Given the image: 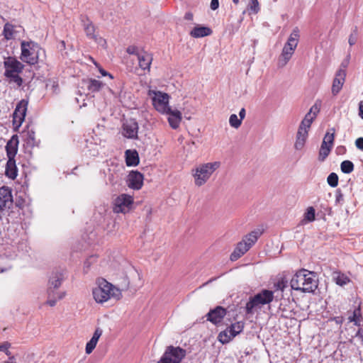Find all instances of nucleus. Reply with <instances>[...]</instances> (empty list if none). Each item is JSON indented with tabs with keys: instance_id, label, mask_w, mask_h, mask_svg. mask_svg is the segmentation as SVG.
I'll return each instance as SVG.
<instances>
[{
	"instance_id": "f257e3e1",
	"label": "nucleus",
	"mask_w": 363,
	"mask_h": 363,
	"mask_svg": "<svg viewBox=\"0 0 363 363\" xmlns=\"http://www.w3.org/2000/svg\"><path fill=\"white\" fill-rule=\"evenodd\" d=\"M290 284L294 290L311 293L318 288V279L315 272L301 269L293 276Z\"/></svg>"
},
{
	"instance_id": "f03ea898",
	"label": "nucleus",
	"mask_w": 363,
	"mask_h": 363,
	"mask_svg": "<svg viewBox=\"0 0 363 363\" xmlns=\"http://www.w3.org/2000/svg\"><path fill=\"white\" fill-rule=\"evenodd\" d=\"M284 296L281 294L274 295L273 291L262 289L260 292L255 294L254 296L250 297L248 302L245 306V311L247 314H252L254 309L259 306L268 304L274 299L276 301L281 300Z\"/></svg>"
},
{
	"instance_id": "7ed1b4c3",
	"label": "nucleus",
	"mask_w": 363,
	"mask_h": 363,
	"mask_svg": "<svg viewBox=\"0 0 363 363\" xmlns=\"http://www.w3.org/2000/svg\"><path fill=\"white\" fill-rule=\"evenodd\" d=\"M220 166V162L206 163L197 167L194 174L196 185L200 186L204 184L213 172Z\"/></svg>"
},
{
	"instance_id": "20e7f679",
	"label": "nucleus",
	"mask_w": 363,
	"mask_h": 363,
	"mask_svg": "<svg viewBox=\"0 0 363 363\" xmlns=\"http://www.w3.org/2000/svg\"><path fill=\"white\" fill-rule=\"evenodd\" d=\"M21 59L31 65H35L38 61V55L36 49L38 45L33 41H22L21 43Z\"/></svg>"
},
{
	"instance_id": "39448f33",
	"label": "nucleus",
	"mask_w": 363,
	"mask_h": 363,
	"mask_svg": "<svg viewBox=\"0 0 363 363\" xmlns=\"http://www.w3.org/2000/svg\"><path fill=\"white\" fill-rule=\"evenodd\" d=\"M186 352L180 347L168 346L157 363H181Z\"/></svg>"
},
{
	"instance_id": "423d86ee",
	"label": "nucleus",
	"mask_w": 363,
	"mask_h": 363,
	"mask_svg": "<svg viewBox=\"0 0 363 363\" xmlns=\"http://www.w3.org/2000/svg\"><path fill=\"white\" fill-rule=\"evenodd\" d=\"M111 284L105 279H101L99 282V286L92 291L94 300L97 303H104L110 298V290Z\"/></svg>"
},
{
	"instance_id": "0eeeda50",
	"label": "nucleus",
	"mask_w": 363,
	"mask_h": 363,
	"mask_svg": "<svg viewBox=\"0 0 363 363\" xmlns=\"http://www.w3.org/2000/svg\"><path fill=\"white\" fill-rule=\"evenodd\" d=\"M244 328V323L238 321L227 328L218 335V340L223 344L228 343L233 337L240 334Z\"/></svg>"
},
{
	"instance_id": "6e6552de",
	"label": "nucleus",
	"mask_w": 363,
	"mask_h": 363,
	"mask_svg": "<svg viewBox=\"0 0 363 363\" xmlns=\"http://www.w3.org/2000/svg\"><path fill=\"white\" fill-rule=\"evenodd\" d=\"M133 201V198L130 196L121 194L115 199L113 211L117 213H126L130 208Z\"/></svg>"
},
{
	"instance_id": "1a4fd4ad",
	"label": "nucleus",
	"mask_w": 363,
	"mask_h": 363,
	"mask_svg": "<svg viewBox=\"0 0 363 363\" xmlns=\"http://www.w3.org/2000/svg\"><path fill=\"white\" fill-rule=\"evenodd\" d=\"M169 95L166 93L157 91L155 93V96L152 98V105L157 111L164 113L165 111H169L170 107L169 106Z\"/></svg>"
},
{
	"instance_id": "9d476101",
	"label": "nucleus",
	"mask_w": 363,
	"mask_h": 363,
	"mask_svg": "<svg viewBox=\"0 0 363 363\" xmlns=\"http://www.w3.org/2000/svg\"><path fill=\"white\" fill-rule=\"evenodd\" d=\"M13 205L11 191L9 187L0 188V220L2 219L6 208H10Z\"/></svg>"
},
{
	"instance_id": "9b49d317",
	"label": "nucleus",
	"mask_w": 363,
	"mask_h": 363,
	"mask_svg": "<svg viewBox=\"0 0 363 363\" xmlns=\"http://www.w3.org/2000/svg\"><path fill=\"white\" fill-rule=\"evenodd\" d=\"M28 101L25 100L20 101L13 113V125L16 128H18L23 123L26 111H27Z\"/></svg>"
},
{
	"instance_id": "f8f14e48",
	"label": "nucleus",
	"mask_w": 363,
	"mask_h": 363,
	"mask_svg": "<svg viewBox=\"0 0 363 363\" xmlns=\"http://www.w3.org/2000/svg\"><path fill=\"white\" fill-rule=\"evenodd\" d=\"M4 76L8 77L23 72L24 65L14 57H9L4 62Z\"/></svg>"
},
{
	"instance_id": "ddd939ff",
	"label": "nucleus",
	"mask_w": 363,
	"mask_h": 363,
	"mask_svg": "<svg viewBox=\"0 0 363 363\" xmlns=\"http://www.w3.org/2000/svg\"><path fill=\"white\" fill-rule=\"evenodd\" d=\"M138 128V124L135 119L126 120L123 125V135L130 139H137Z\"/></svg>"
},
{
	"instance_id": "4468645a",
	"label": "nucleus",
	"mask_w": 363,
	"mask_h": 363,
	"mask_svg": "<svg viewBox=\"0 0 363 363\" xmlns=\"http://www.w3.org/2000/svg\"><path fill=\"white\" fill-rule=\"evenodd\" d=\"M226 309L222 306H218L216 308L211 309L206 314V318L208 321L217 325L223 320V318L226 315Z\"/></svg>"
},
{
	"instance_id": "2eb2a0df",
	"label": "nucleus",
	"mask_w": 363,
	"mask_h": 363,
	"mask_svg": "<svg viewBox=\"0 0 363 363\" xmlns=\"http://www.w3.org/2000/svg\"><path fill=\"white\" fill-rule=\"evenodd\" d=\"M143 175L138 171H131L128 176V186L129 188L139 190L143 184Z\"/></svg>"
},
{
	"instance_id": "dca6fc26",
	"label": "nucleus",
	"mask_w": 363,
	"mask_h": 363,
	"mask_svg": "<svg viewBox=\"0 0 363 363\" xmlns=\"http://www.w3.org/2000/svg\"><path fill=\"white\" fill-rule=\"evenodd\" d=\"M345 77L346 70H345L344 69H339L337 71L332 86V93L333 95H337L341 90L345 80Z\"/></svg>"
},
{
	"instance_id": "f3484780",
	"label": "nucleus",
	"mask_w": 363,
	"mask_h": 363,
	"mask_svg": "<svg viewBox=\"0 0 363 363\" xmlns=\"http://www.w3.org/2000/svg\"><path fill=\"white\" fill-rule=\"evenodd\" d=\"M18 137L17 135H13L6 145V151L7 157L15 158L18 147Z\"/></svg>"
},
{
	"instance_id": "a211bd4d",
	"label": "nucleus",
	"mask_w": 363,
	"mask_h": 363,
	"mask_svg": "<svg viewBox=\"0 0 363 363\" xmlns=\"http://www.w3.org/2000/svg\"><path fill=\"white\" fill-rule=\"evenodd\" d=\"M250 246L247 245L245 240L238 243L234 251L230 255V260L236 261L240 257H242L245 252L250 250Z\"/></svg>"
},
{
	"instance_id": "6ab92c4d",
	"label": "nucleus",
	"mask_w": 363,
	"mask_h": 363,
	"mask_svg": "<svg viewBox=\"0 0 363 363\" xmlns=\"http://www.w3.org/2000/svg\"><path fill=\"white\" fill-rule=\"evenodd\" d=\"M164 113L169 115L168 122L173 129H177L182 121V113L178 110H172L170 108L169 111H165Z\"/></svg>"
},
{
	"instance_id": "aec40b11",
	"label": "nucleus",
	"mask_w": 363,
	"mask_h": 363,
	"mask_svg": "<svg viewBox=\"0 0 363 363\" xmlns=\"http://www.w3.org/2000/svg\"><path fill=\"white\" fill-rule=\"evenodd\" d=\"M295 49L296 48L292 46H287V45L286 44L284 45L281 56L279 57V67H284L287 64V62L293 55Z\"/></svg>"
},
{
	"instance_id": "412c9836",
	"label": "nucleus",
	"mask_w": 363,
	"mask_h": 363,
	"mask_svg": "<svg viewBox=\"0 0 363 363\" xmlns=\"http://www.w3.org/2000/svg\"><path fill=\"white\" fill-rule=\"evenodd\" d=\"M308 129L299 125L296 135V140L294 145L296 150H301L304 146L305 142L308 138Z\"/></svg>"
},
{
	"instance_id": "4be33fe9",
	"label": "nucleus",
	"mask_w": 363,
	"mask_h": 363,
	"mask_svg": "<svg viewBox=\"0 0 363 363\" xmlns=\"http://www.w3.org/2000/svg\"><path fill=\"white\" fill-rule=\"evenodd\" d=\"M212 33V30L210 28L197 25L190 32V35L193 38H203L205 36L210 35Z\"/></svg>"
},
{
	"instance_id": "5701e85b",
	"label": "nucleus",
	"mask_w": 363,
	"mask_h": 363,
	"mask_svg": "<svg viewBox=\"0 0 363 363\" xmlns=\"http://www.w3.org/2000/svg\"><path fill=\"white\" fill-rule=\"evenodd\" d=\"M138 60L141 69L149 70L152 61V57L150 53L143 51L140 54H138Z\"/></svg>"
},
{
	"instance_id": "b1692460",
	"label": "nucleus",
	"mask_w": 363,
	"mask_h": 363,
	"mask_svg": "<svg viewBox=\"0 0 363 363\" xmlns=\"http://www.w3.org/2000/svg\"><path fill=\"white\" fill-rule=\"evenodd\" d=\"M102 335V330L96 328L91 340L86 345V353L91 354L96 346L99 337Z\"/></svg>"
},
{
	"instance_id": "393cba45",
	"label": "nucleus",
	"mask_w": 363,
	"mask_h": 363,
	"mask_svg": "<svg viewBox=\"0 0 363 363\" xmlns=\"http://www.w3.org/2000/svg\"><path fill=\"white\" fill-rule=\"evenodd\" d=\"M63 280V274L62 272H53L49 280V287L48 289H51L55 291L62 284Z\"/></svg>"
},
{
	"instance_id": "a878e982",
	"label": "nucleus",
	"mask_w": 363,
	"mask_h": 363,
	"mask_svg": "<svg viewBox=\"0 0 363 363\" xmlns=\"http://www.w3.org/2000/svg\"><path fill=\"white\" fill-rule=\"evenodd\" d=\"M82 22L83 23L84 29L86 36L90 39L96 40L97 37L95 35L96 28L93 23L88 18H86L85 19L82 18Z\"/></svg>"
},
{
	"instance_id": "bb28decb",
	"label": "nucleus",
	"mask_w": 363,
	"mask_h": 363,
	"mask_svg": "<svg viewBox=\"0 0 363 363\" xmlns=\"http://www.w3.org/2000/svg\"><path fill=\"white\" fill-rule=\"evenodd\" d=\"M6 175L11 179H15L17 177V167L16 165L15 158L8 157L6 165Z\"/></svg>"
},
{
	"instance_id": "cd10ccee",
	"label": "nucleus",
	"mask_w": 363,
	"mask_h": 363,
	"mask_svg": "<svg viewBox=\"0 0 363 363\" xmlns=\"http://www.w3.org/2000/svg\"><path fill=\"white\" fill-rule=\"evenodd\" d=\"M127 166H136L139 163V156L136 150H127L125 152Z\"/></svg>"
},
{
	"instance_id": "c85d7f7f",
	"label": "nucleus",
	"mask_w": 363,
	"mask_h": 363,
	"mask_svg": "<svg viewBox=\"0 0 363 363\" xmlns=\"http://www.w3.org/2000/svg\"><path fill=\"white\" fill-rule=\"evenodd\" d=\"M288 287V280L285 277H281L274 284V294L277 293L279 296H283V292Z\"/></svg>"
},
{
	"instance_id": "c756f323",
	"label": "nucleus",
	"mask_w": 363,
	"mask_h": 363,
	"mask_svg": "<svg viewBox=\"0 0 363 363\" xmlns=\"http://www.w3.org/2000/svg\"><path fill=\"white\" fill-rule=\"evenodd\" d=\"M348 320L350 322L353 323L354 325L358 327L361 326L362 322L363 321V317L359 306L354 310L352 315L349 316Z\"/></svg>"
},
{
	"instance_id": "7c9ffc66",
	"label": "nucleus",
	"mask_w": 363,
	"mask_h": 363,
	"mask_svg": "<svg viewBox=\"0 0 363 363\" xmlns=\"http://www.w3.org/2000/svg\"><path fill=\"white\" fill-rule=\"evenodd\" d=\"M48 296L47 303L52 307L56 305L57 300L63 298L65 293L55 294L53 290L48 289Z\"/></svg>"
},
{
	"instance_id": "2f4dec72",
	"label": "nucleus",
	"mask_w": 363,
	"mask_h": 363,
	"mask_svg": "<svg viewBox=\"0 0 363 363\" xmlns=\"http://www.w3.org/2000/svg\"><path fill=\"white\" fill-rule=\"evenodd\" d=\"M262 231L259 229L255 230L245 236L244 240H246L247 245L251 247L257 240L258 238L262 235Z\"/></svg>"
},
{
	"instance_id": "473e14b6",
	"label": "nucleus",
	"mask_w": 363,
	"mask_h": 363,
	"mask_svg": "<svg viewBox=\"0 0 363 363\" xmlns=\"http://www.w3.org/2000/svg\"><path fill=\"white\" fill-rule=\"evenodd\" d=\"M299 40V30L295 28L289 35L287 42L285 43L287 46H292L296 48Z\"/></svg>"
},
{
	"instance_id": "72a5a7b5",
	"label": "nucleus",
	"mask_w": 363,
	"mask_h": 363,
	"mask_svg": "<svg viewBox=\"0 0 363 363\" xmlns=\"http://www.w3.org/2000/svg\"><path fill=\"white\" fill-rule=\"evenodd\" d=\"M104 84L97 79H90L88 80L87 88L91 92H97L101 89Z\"/></svg>"
},
{
	"instance_id": "f704fd0d",
	"label": "nucleus",
	"mask_w": 363,
	"mask_h": 363,
	"mask_svg": "<svg viewBox=\"0 0 363 363\" xmlns=\"http://www.w3.org/2000/svg\"><path fill=\"white\" fill-rule=\"evenodd\" d=\"M315 219V210L313 206H310L306 209L303 215V219L301 220V223H306L307 222H312Z\"/></svg>"
},
{
	"instance_id": "c9c22d12",
	"label": "nucleus",
	"mask_w": 363,
	"mask_h": 363,
	"mask_svg": "<svg viewBox=\"0 0 363 363\" xmlns=\"http://www.w3.org/2000/svg\"><path fill=\"white\" fill-rule=\"evenodd\" d=\"M333 279L335 283L341 286L346 285L350 282V279L347 276L340 272H334Z\"/></svg>"
},
{
	"instance_id": "e433bc0d",
	"label": "nucleus",
	"mask_w": 363,
	"mask_h": 363,
	"mask_svg": "<svg viewBox=\"0 0 363 363\" xmlns=\"http://www.w3.org/2000/svg\"><path fill=\"white\" fill-rule=\"evenodd\" d=\"M13 28L14 26L9 23H6L4 26L3 35L4 38L6 40H11L13 38Z\"/></svg>"
},
{
	"instance_id": "4c0bfd02",
	"label": "nucleus",
	"mask_w": 363,
	"mask_h": 363,
	"mask_svg": "<svg viewBox=\"0 0 363 363\" xmlns=\"http://www.w3.org/2000/svg\"><path fill=\"white\" fill-rule=\"evenodd\" d=\"M341 171L345 174H350L354 170V164L350 160H344L340 164Z\"/></svg>"
},
{
	"instance_id": "58836bf2",
	"label": "nucleus",
	"mask_w": 363,
	"mask_h": 363,
	"mask_svg": "<svg viewBox=\"0 0 363 363\" xmlns=\"http://www.w3.org/2000/svg\"><path fill=\"white\" fill-rule=\"evenodd\" d=\"M247 9L251 13L257 14L260 11L258 0H250L249 4L247 5Z\"/></svg>"
},
{
	"instance_id": "ea45409f",
	"label": "nucleus",
	"mask_w": 363,
	"mask_h": 363,
	"mask_svg": "<svg viewBox=\"0 0 363 363\" xmlns=\"http://www.w3.org/2000/svg\"><path fill=\"white\" fill-rule=\"evenodd\" d=\"M313 120L314 117H312L310 113H307L304 118L301 121L300 126L309 129Z\"/></svg>"
},
{
	"instance_id": "a19ab883",
	"label": "nucleus",
	"mask_w": 363,
	"mask_h": 363,
	"mask_svg": "<svg viewBox=\"0 0 363 363\" xmlns=\"http://www.w3.org/2000/svg\"><path fill=\"white\" fill-rule=\"evenodd\" d=\"M26 143L28 145L34 147L38 145L35 140V133L33 130H28L27 133Z\"/></svg>"
},
{
	"instance_id": "79ce46f5",
	"label": "nucleus",
	"mask_w": 363,
	"mask_h": 363,
	"mask_svg": "<svg viewBox=\"0 0 363 363\" xmlns=\"http://www.w3.org/2000/svg\"><path fill=\"white\" fill-rule=\"evenodd\" d=\"M328 184L331 187H336L338 184V176L336 173H330L327 178Z\"/></svg>"
},
{
	"instance_id": "37998d69",
	"label": "nucleus",
	"mask_w": 363,
	"mask_h": 363,
	"mask_svg": "<svg viewBox=\"0 0 363 363\" xmlns=\"http://www.w3.org/2000/svg\"><path fill=\"white\" fill-rule=\"evenodd\" d=\"M335 138V128H331L326 133V134L324 136L323 140L326 141L329 145H333V141Z\"/></svg>"
},
{
	"instance_id": "c03bdc74",
	"label": "nucleus",
	"mask_w": 363,
	"mask_h": 363,
	"mask_svg": "<svg viewBox=\"0 0 363 363\" xmlns=\"http://www.w3.org/2000/svg\"><path fill=\"white\" fill-rule=\"evenodd\" d=\"M229 123L232 127L238 128L240 126L242 121L238 118L236 114H232L229 118Z\"/></svg>"
},
{
	"instance_id": "a18cd8bd",
	"label": "nucleus",
	"mask_w": 363,
	"mask_h": 363,
	"mask_svg": "<svg viewBox=\"0 0 363 363\" xmlns=\"http://www.w3.org/2000/svg\"><path fill=\"white\" fill-rule=\"evenodd\" d=\"M332 148L320 147L319 151L318 160L321 162L324 161L330 152Z\"/></svg>"
},
{
	"instance_id": "49530a36",
	"label": "nucleus",
	"mask_w": 363,
	"mask_h": 363,
	"mask_svg": "<svg viewBox=\"0 0 363 363\" xmlns=\"http://www.w3.org/2000/svg\"><path fill=\"white\" fill-rule=\"evenodd\" d=\"M320 106H321L320 101H317L315 103V104L313 106H312V107L310 108V110L308 113H310L311 116H312V117H314V118H315L320 110Z\"/></svg>"
},
{
	"instance_id": "de8ad7c7",
	"label": "nucleus",
	"mask_w": 363,
	"mask_h": 363,
	"mask_svg": "<svg viewBox=\"0 0 363 363\" xmlns=\"http://www.w3.org/2000/svg\"><path fill=\"white\" fill-rule=\"evenodd\" d=\"M121 296V290L111 284V289L110 290V298L113 297L116 299H120Z\"/></svg>"
},
{
	"instance_id": "09e8293b",
	"label": "nucleus",
	"mask_w": 363,
	"mask_h": 363,
	"mask_svg": "<svg viewBox=\"0 0 363 363\" xmlns=\"http://www.w3.org/2000/svg\"><path fill=\"white\" fill-rule=\"evenodd\" d=\"M357 40V28L354 27L351 34L349 36L348 43L350 46L354 45Z\"/></svg>"
},
{
	"instance_id": "8fccbe9b",
	"label": "nucleus",
	"mask_w": 363,
	"mask_h": 363,
	"mask_svg": "<svg viewBox=\"0 0 363 363\" xmlns=\"http://www.w3.org/2000/svg\"><path fill=\"white\" fill-rule=\"evenodd\" d=\"M6 77L10 79V82L16 83L18 86H21L23 84V79L18 74H11Z\"/></svg>"
},
{
	"instance_id": "3c124183",
	"label": "nucleus",
	"mask_w": 363,
	"mask_h": 363,
	"mask_svg": "<svg viewBox=\"0 0 363 363\" xmlns=\"http://www.w3.org/2000/svg\"><path fill=\"white\" fill-rule=\"evenodd\" d=\"M143 50H140L136 46H129L127 48V52L131 55H135L137 57H138V54H140Z\"/></svg>"
},
{
	"instance_id": "603ef678",
	"label": "nucleus",
	"mask_w": 363,
	"mask_h": 363,
	"mask_svg": "<svg viewBox=\"0 0 363 363\" xmlns=\"http://www.w3.org/2000/svg\"><path fill=\"white\" fill-rule=\"evenodd\" d=\"M335 197V201L337 203H340L341 201H343V194H342L340 189H337L336 191Z\"/></svg>"
},
{
	"instance_id": "864d4df0",
	"label": "nucleus",
	"mask_w": 363,
	"mask_h": 363,
	"mask_svg": "<svg viewBox=\"0 0 363 363\" xmlns=\"http://www.w3.org/2000/svg\"><path fill=\"white\" fill-rule=\"evenodd\" d=\"M355 145L359 150H363V138H358L355 141Z\"/></svg>"
},
{
	"instance_id": "5fc2aeb1",
	"label": "nucleus",
	"mask_w": 363,
	"mask_h": 363,
	"mask_svg": "<svg viewBox=\"0 0 363 363\" xmlns=\"http://www.w3.org/2000/svg\"><path fill=\"white\" fill-rule=\"evenodd\" d=\"M11 347V344L9 342H4L0 345V351L5 352L7 349Z\"/></svg>"
},
{
	"instance_id": "6e6d98bb",
	"label": "nucleus",
	"mask_w": 363,
	"mask_h": 363,
	"mask_svg": "<svg viewBox=\"0 0 363 363\" xmlns=\"http://www.w3.org/2000/svg\"><path fill=\"white\" fill-rule=\"evenodd\" d=\"M210 6L212 10L217 9L219 6L218 0H211Z\"/></svg>"
},
{
	"instance_id": "4d7b16f0",
	"label": "nucleus",
	"mask_w": 363,
	"mask_h": 363,
	"mask_svg": "<svg viewBox=\"0 0 363 363\" xmlns=\"http://www.w3.org/2000/svg\"><path fill=\"white\" fill-rule=\"evenodd\" d=\"M359 116L363 119V101H361L359 104Z\"/></svg>"
},
{
	"instance_id": "13d9d810",
	"label": "nucleus",
	"mask_w": 363,
	"mask_h": 363,
	"mask_svg": "<svg viewBox=\"0 0 363 363\" xmlns=\"http://www.w3.org/2000/svg\"><path fill=\"white\" fill-rule=\"evenodd\" d=\"M99 72H100V73L101 74L102 76H108L111 79L113 78V77L112 76L111 74L108 73V72H106V70H104L102 68L99 69Z\"/></svg>"
},
{
	"instance_id": "bf43d9fd",
	"label": "nucleus",
	"mask_w": 363,
	"mask_h": 363,
	"mask_svg": "<svg viewBox=\"0 0 363 363\" xmlns=\"http://www.w3.org/2000/svg\"><path fill=\"white\" fill-rule=\"evenodd\" d=\"M193 13L191 12H187L185 13L184 19L187 21H191L193 20Z\"/></svg>"
},
{
	"instance_id": "052dcab7",
	"label": "nucleus",
	"mask_w": 363,
	"mask_h": 363,
	"mask_svg": "<svg viewBox=\"0 0 363 363\" xmlns=\"http://www.w3.org/2000/svg\"><path fill=\"white\" fill-rule=\"evenodd\" d=\"M356 337H358L359 338H360L362 340V341L363 342V329L359 328V330H357V332L356 333Z\"/></svg>"
},
{
	"instance_id": "680f3d73",
	"label": "nucleus",
	"mask_w": 363,
	"mask_h": 363,
	"mask_svg": "<svg viewBox=\"0 0 363 363\" xmlns=\"http://www.w3.org/2000/svg\"><path fill=\"white\" fill-rule=\"evenodd\" d=\"M240 119L241 121L245 118V109L244 108H242L239 112Z\"/></svg>"
},
{
	"instance_id": "e2e57ef3",
	"label": "nucleus",
	"mask_w": 363,
	"mask_h": 363,
	"mask_svg": "<svg viewBox=\"0 0 363 363\" xmlns=\"http://www.w3.org/2000/svg\"><path fill=\"white\" fill-rule=\"evenodd\" d=\"M345 147L344 146H339L337 147L336 151L337 153H342L345 152Z\"/></svg>"
},
{
	"instance_id": "0e129e2a",
	"label": "nucleus",
	"mask_w": 363,
	"mask_h": 363,
	"mask_svg": "<svg viewBox=\"0 0 363 363\" xmlns=\"http://www.w3.org/2000/svg\"><path fill=\"white\" fill-rule=\"evenodd\" d=\"M4 363H16V359L14 356H11L9 358V360L5 362Z\"/></svg>"
},
{
	"instance_id": "69168bd1",
	"label": "nucleus",
	"mask_w": 363,
	"mask_h": 363,
	"mask_svg": "<svg viewBox=\"0 0 363 363\" xmlns=\"http://www.w3.org/2000/svg\"><path fill=\"white\" fill-rule=\"evenodd\" d=\"M348 61H344L341 63L340 69H344L345 70L346 67H347Z\"/></svg>"
},
{
	"instance_id": "338daca9",
	"label": "nucleus",
	"mask_w": 363,
	"mask_h": 363,
	"mask_svg": "<svg viewBox=\"0 0 363 363\" xmlns=\"http://www.w3.org/2000/svg\"><path fill=\"white\" fill-rule=\"evenodd\" d=\"M320 147H330L332 148L333 146L329 145V143H328L326 141H324L323 140V143L321 144V146Z\"/></svg>"
},
{
	"instance_id": "774afa93",
	"label": "nucleus",
	"mask_w": 363,
	"mask_h": 363,
	"mask_svg": "<svg viewBox=\"0 0 363 363\" xmlns=\"http://www.w3.org/2000/svg\"><path fill=\"white\" fill-rule=\"evenodd\" d=\"M4 352L9 357V358L12 356L11 352L9 351V349H7Z\"/></svg>"
}]
</instances>
